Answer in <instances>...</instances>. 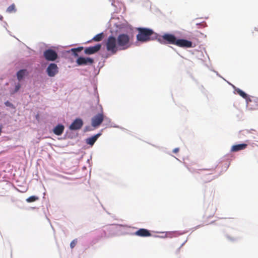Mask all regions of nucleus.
Returning <instances> with one entry per match:
<instances>
[{"instance_id":"1","label":"nucleus","mask_w":258,"mask_h":258,"mask_svg":"<svg viewBox=\"0 0 258 258\" xmlns=\"http://www.w3.org/2000/svg\"><path fill=\"white\" fill-rule=\"evenodd\" d=\"M107 51L115 54L118 50H125L131 46V38L127 34L122 33L118 35L117 38L110 36L106 42Z\"/></svg>"},{"instance_id":"2","label":"nucleus","mask_w":258,"mask_h":258,"mask_svg":"<svg viewBox=\"0 0 258 258\" xmlns=\"http://www.w3.org/2000/svg\"><path fill=\"white\" fill-rule=\"evenodd\" d=\"M138 34L137 35V39L139 41L146 42L150 39V37L154 33L152 29L146 28H138Z\"/></svg>"},{"instance_id":"3","label":"nucleus","mask_w":258,"mask_h":258,"mask_svg":"<svg viewBox=\"0 0 258 258\" xmlns=\"http://www.w3.org/2000/svg\"><path fill=\"white\" fill-rule=\"evenodd\" d=\"M158 40L161 44H171L175 45L176 38L173 34L165 33L164 35L160 36L158 38Z\"/></svg>"},{"instance_id":"4","label":"nucleus","mask_w":258,"mask_h":258,"mask_svg":"<svg viewBox=\"0 0 258 258\" xmlns=\"http://www.w3.org/2000/svg\"><path fill=\"white\" fill-rule=\"evenodd\" d=\"M43 55L46 60L51 61L55 60L58 57L56 52L51 49L45 50L43 52Z\"/></svg>"},{"instance_id":"5","label":"nucleus","mask_w":258,"mask_h":258,"mask_svg":"<svg viewBox=\"0 0 258 258\" xmlns=\"http://www.w3.org/2000/svg\"><path fill=\"white\" fill-rule=\"evenodd\" d=\"M104 119L103 111L97 114L92 118V125L93 127H97L102 122Z\"/></svg>"},{"instance_id":"6","label":"nucleus","mask_w":258,"mask_h":258,"mask_svg":"<svg viewBox=\"0 0 258 258\" xmlns=\"http://www.w3.org/2000/svg\"><path fill=\"white\" fill-rule=\"evenodd\" d=\"M235 91L242 98L246 100L247 106L249 109L254 110L257 109V107H252V106H252L251 105V103H252V101L249 98H248L247 95L245 92H244L243 91H242L241 89L239 88L235 89Z\"/></svg>"},{"instance_id":"7","label":"nucleus","mask_w":258,"mask_h":258,"mask_svg":"<svg viewBox=\"0 0 258 258\" xmlns=\"http://www.w3.org/2000/svg\"><path fill=\"white\" fill-rule=\"evenodd\" d=\"M46 72L48 76L53 77L58 73V68L55 63H51L46 69Z\"/></svg>"},{"instance_id":"8","label":"nucleus","mask_w":258,"mask_h":258,"mask_svg":"<svg viewBox=\"0 0 258 258\" xmlns=\"http://www.w3.org/2000/svg\"><path fill=\"white\" fill-rule=\"evenodd\" d=\"M76 62L78 66L91 65L93 63L94 60L90 57H79Z\"/></svg>"},{"instance_id":"9","label":"nucleus","mask_w":258,"mask_h":258,"mask_svg":"<svg viewBox=\"0 0 258 258\" xmlns=\"http://www.w3.org/2000/svg\"><path fill=\"white\" fill-rule=\"evenodd\" d=\"M101 45L97 44L93 46L86 47L84 49V53L87 55H91L97 52L101 49Z\"/></svg>"},{"instance_id":"10","label":"nucleus","mask_w":258,"mask_h":258,"mask_svg":"<svg viewBox=\"0 0 258 258\" xmlns=\"http://www.w3.org/2000/svg\"><path fill=\"white\" fill-rule=\"evenodd\" d=\"M175 45L180 47L191 48L193 47L191 41L183 39H176Z\"/></svg>"},{"instance_id":"11","label":"nucleus","mask_w":258,"mask_h":258,"mask_svg":"<svg viewBox=\"0 0 258 258\" xmlns=\"http://www.w3.org/2000/svg\"><path fill=\"white\" fill-rule=\"evenodd\" d=\"M83 124V121L80 118L76 119L70 126L71 130H78L80 129Z\"/></svg>"},{"instance_id":"12","label":"nucleus","mask_w":258,"mask_h":258,"mask_svg":"<svg viewBox=\"0 0 258 258\" xmlns=\"http://www.w3.org/2000/svg\"><path fill=\"white\" fill-rule=\"evenodd\" d=\"M135 234L140 237H149L151 236L150 231L144 228L139 229L136 231Z\"/></svg>"},{"instance_id":"13","label":"nucleus","mask_w":258,"mask_h":258,"mask_svg":"<svg viewBox=\"0 0 258 258\" xmlns=\"http://www.w3.org/2000/svg\"><path fill=\"white\" fill-rule=\"evenodd\" d=\"M247 146V145L244 143L235 145L232 147L231 151L232 152H237L245 149Z\"/></svg>"},{"instance_id":"14","label":"nucleus","mask_w":258,"mask_h":258,"mask_svg":"<svg viewBox=\"0 0 258 258\" xmlns=\"http://www.w3.org/2000/svg\"><path fill=\"white\" fill-rule=\"evenodd\" d=\"M64 127L62 124H58L53 130L54 134L57 136L61 135L64 131Z\"/></svg>"},{"instance_id":"15","label":"nucleus","mask_w":258,"mask_h":258,"mask_svg":"<svg viewBox=\"0 0 258 258\" xmlns=\"http://www.w3.org/2000/svg\"><path fill=\"white\" fill-rule=\"evenodd\" d=\"M101 134L98 133L94 136H92L90 138H87L86 140V142L87 144L92 146L94 145L95 142L96 141L97 139L100 137Z\"/></svg>"},{"instance_id":"16","label":"nucleus","mask_w":258,"mask_h":258,"mask_svg":"<svg viewBox=\"0 0 258 258\" xmlns=\"http://www.w3.org/2000/svg\"><path fill=\"white\" fill-rule=\"evenodd\" d=\"M28 74L25 69L19 71L17 73V77L19 81H21L23 78Z\"/></svg>"},{"instance_id":"17","label":"nucleus","mask_w":258,"mask_h":258,"mask_svg":"<svg viewBox=\"0 0 258 258\" xmlns=\"http://www.w3.org/2000/svg\"><path fill=\"white\" fill-rule=\"evenodd\" d=\"M103 37V34L102 33H99L95 35L92 39L94 41H100L102 40Z\"/></svg>"},{"instance_id":"18","label":"nucleus","mask_w":258,"mask_h":258,"mask_svg":"<svg viewBox=\"0 0 258 258\" xmlns=\"http://www.w3.org/2000/svg\"><path fill=\"white\" fill-rule=\"evenodd\" d=\"M16 12V6L14 4H12L7 9V12L8 13H13Z\"/></svg>"},{"instance_id":"19","label":"nucleus","mask_w":258,"mask_h":258,"mask_svg":"<svg viewBox=\"0 0 258 258\" xmlns=\"http://www.w3.org/2000/svg\"><path fill=\"white\" fill-rule=\"evenodd\" d=\"M39 200V197L36 196H32L27 198L26 201L28 203H32Z\"/></svg>"},{"instance_id":"20","label":"nucleus","mask_w":258,"mask_h":258,"mask_svg":"<svg viewBox=\"0 0 258 258\" xmlns=\"http://www.w3.org/2000/svg\"><path fill=\"white\" fill-rule=\"evenodd\" d=\"M77 243V239L73 240L71 242V244H70V247H71V248H73L76 246Z\"/></svg>"},{"instance_id":"21","label":"nucleus","mask_w":258,"mask_h":258,"mask_svg":"<svg viewBox=\"0 0 258 258\" xmlns=\"http://www.w3.org/2000/svg\"><path fill=\"white\" fill-rule=\"evenodd\" d=\"M5 104L6 106H7L8 107H11L12 108H15L14 105L11 102H10L9 101H7L6 102H5Z\"/></svg>"},{"instance_id":"22","label":"nucleus","mask_w":258,"mask_h":258,"mask_svg":"<svg viewBox=\"0 0 258 258\" xmlns=\"http://www.w3.org/2000/svg\"><path fill=\"white\" fill-rule=\"evenodd\" d=\"M83 49V47H78L77 48H73V49H72V51L73 52H74V53H75L76 51L80 52L81 50H82Z\"/></svg>"},{"instance_id":"23","label":"nucleus","mask_w":258,"mask_h":258,"mask_svg":"<svg viewBox=\"0 0 258 258\" xmlns=\"http://www.w3.org/2000/svg\"><path fill=\"white\" fill-rule=\"evenodd\" d=\"M20 87H21L20 84H17L15 87V92H17L20 89Z\"/></svg>"},{"instance_id":"24","label":"nucleus","mask_w":258,"mask_h":258,"mask_svg":"<svg viewBox=\"0 0 258 258\" xmlns=\"http://www.w3.org/2000/svg\"><path fill=\"white\" fill-rule=\"evenodd\" d=\"M178 151H179V148H175V149L173 150V153H177Z\"/></svg>"}]
</instances>
